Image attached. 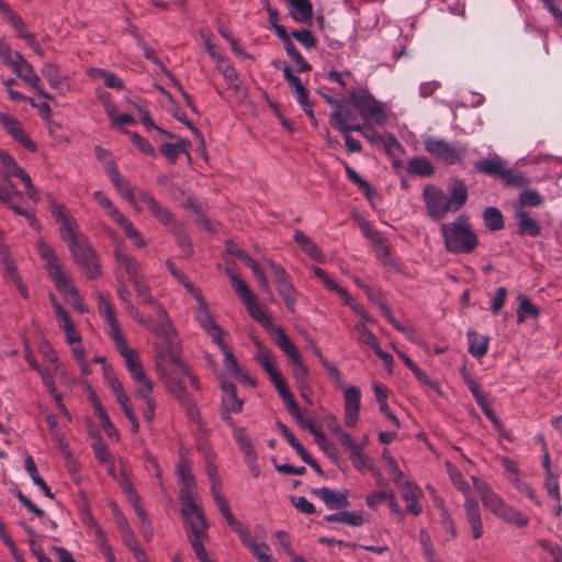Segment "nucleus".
I'll return each instance as SVG.
<instances>
[{"label":"nucleus","mask_w":562,"mask_h":562,"mask_svg":"<svg viewBox=\"0 0 562 562\" xmlns=\"http://www.w3.org/2000/svg\"><path fill=\"white\" fill-rule=\"evenodd\" d=\"M463 382L467 384L468 389L472 393L479 405H484L486 398V394L484 390L481 387L480 383L476 382L469 373L462 372Z\"/></svg>","instance_id":"603ef678"},{"label":"nucleus","mask_w":562,"mask_h":562,"mask_svg":"<svg viewBox=\"0 0 562 562\" xmlns=\"http://www.w3.org/2000/svg\"><path fill=\"white\" fill-rule=\"evenodd\" d=\"M226 273L231 280L232 286L236 294L243 300L246 308L256 322L263 327L270 329L273 327L272 318L266 313V311L257 303L255 294L251 292L248 284L232 269L227 268Z\"/></svg>","instance_id":"423d86ee"},{"label":"nucleus","mask_w":562,"mask_h":562,"mask_svg":"<svg viewBox=\"0 0 562 562\" xmlns=\"http://www.w3.org/2000/svg\"><path fill=\"white\" fill-rule=\"evenodd\" d=\"M289 15L293 21L311 24L313 19V5L310 0H286Z\"/></svg>","instance_id":"4be33fe9"},{"label":"nucleus","mask_w":562,"mask_h":562,"mask_svg":"<svg viewBox=\"0 0 562 562\" xmlns=\"http://www.w3.org/2000/svg\"><path fill=\"white\" fill-rule=\"evenodd\" d=\"M221 390L224 395L222 397V411L232 412L238 414L243 411L244 401L237 396L236 386L234 383L228 381H222Z\"/></svg>","instance_id":"5701e85b"},{"label":"nucleus","mask_w":562,"mask_h":562,"mask_svg":"<svg viewBox=\"0 0 562 562\" xmlns=\"http://www.w3.org/2000/svg\"><path fill=\"white\" fill-rule=\"evenodd\" d=\"M276 34L282 41L283 47L290 58L299 52L294 43L292 42L291 35L286 32V29L284 26L277 27Z\"/></svg>","instance_id":"338daca9"},{"label":"nucleus","mask_w":562,"mask_h":562,"mask_svg":"<svg viewBox=\"0 0 562 562\" xmlns=\"http://www.w3.org/2000/svg\"><path fill=\"white\" fill-rule=\"evenodd\" d=\"M42 76L48 80L53 89H58L61 85L63 77L59 74V69L54 64H45L41 70Z\"/></svg>","instance_id":"052dcab7"},{"label":"nucleus","mask_w":562,"mask_h":562,"mask_svg":"<svg viewBox=\"0 0 562 562\" xmlns=\"http://www.w3.org/2000/svg\"><path fill=\"white\" fill-rule=\"evenodd\" d=\"M464 509L465 518L471 526L472 537L474 539L481 538L483 536L484 529L477 501L467 495Z\"/></svg>","instance_id":"412c9836"},{"label":"nucleus","mask_w":562,"mask_h":562,"mask_svg":"<svg viewBox=\"0 0 562 562\" xmlns=\"http://www.w3.org/2000/svg\"><path fill=\"white\" fill-rule=\"evenodd\" d=\"M348 102L358 109L359 114L364 120H372L376 124L386 121L382 102L378 101L367 88L351 89L348 92Z\"/></svg>","instance_id":"0eeeda50"},{"label":"nucleus","mask_w":562,"mask_h":562,"mask_svg":"<svg viewBox=\"0 0 562 562\" xmlns=\"http://www.w3.org/2000/svg\"><path fill=\"white\" fill-rule=\"evenodd\" d=\"M473 481L485 508L490 509L495 516L499 517L507 524L519 528L528 525L529 518L527 515L506 504L505 501L492 491L484 482L476 477H473Z\"/></svg>","instance_id":"20e7f679"},{"label":"nucleus","mask_w":562,"mask_h":562,"mask_svg":"<svg viewBox=\"0 0 562 562\" xmlns=\"http://www.w3.org/2000/svg\"><path fill=\"white\" fill-rule=\"evenodd\" d=\"M214 342L218 346L225 358V366L231 368L233 371H240V366L237 362L232 349L225 342L224 337L217 338Z\"/></svg>","instance_id":"13d9d810"},{"label":"nucleus","mask_w":562,"mask_h":562,"mask_svg":"<svg viewBox=\"0 0 562 562\" xmlns=\"http://www.w3.org/2000/svg\"><path fill=\"white\" fill-rule=\"evenodd\" d=\"M184 520V530L188 540L194 551L195 555H200L206 552L203 541L207 539L209 524L206 517L195 518L190 517Z\"/></svg>","instance_id":"9b49d317"},{"label":"nucleus","mask_w":562,"mask_h":562,"mask_svg":"<svg viewBox=\"0 0 562 562\" xmlns=\"http://www.w3.org/2000/svg\"><path fill=\"white\" fill-rule=\"evenodd\" d=\"M541 195L536 190L524 189L519 193L520 206H539L542 203Z\"/></svg>","instance_id":"e2e57ef3"},{"label":"nucleus","mask_w":562,"mask_h":562,"mask_svg":"<svg viewBox=\"0 0 562 562\" xmlns=\"http://www.w3.org/2000/svg\"><path fill=\"white\" fill-rule=\"evenodd\" d=\"M349 459L352 465L359 471L364 472L371 469L370 459L362 453V446L359 445L349 452Z\"/></svg>","instance_id":"3c124183"},{"label":"nucleus","mask_w":562,"mask_h":562,"mask_svg":"<svg viewBox=\"0 0 562 562\" xmlns=\"http://www.w3.org/2000/svg\"><path fill=\"white\" fill-rule=\"evenodd\" d=\"M133 285L136 291L139 303L149 304L155 307V312L159 323L158 328L156 330L157 337L160 339H170L171 336H175V329L167 316L166 310L150 294L149 286L145 279L143 278L138 281H135Z\"/></svg>","instance_id":"6e6552de"},{"label":"nucleus","mask_w":562,"mask_h":562,"mask_svg":"<svg viewBox=\"0 0 562 562\" xmlns=\"http://www.w3.org/2000/svg\"><path fill=\"white\" fill-rule=\"evenodd\" d=\"M256 345V360L261 364L263 370L268 373L276 368L273 367L274 357L269 348L263 346L259 340L255 341Z\"/></svg>","instance_id":"a18cd8bd"},{"label":"nucleus","mask_w":562,"mask_h":562,"mask_svg":"<svg viewBox=\"0 0 562 562\" xmlns=\"http://www.w3.org/2000/svg\"><path fill=\"white\" fill-rule=\"evenodd\" d=\"M50 213L59 225L60 238L67 244L74 262L88 279L97 278L101 271L99 257L89 239L79 231L77 221L54 201L50 203Z\"/></svg>","instance_id":"f257e3e1"},{"label":"nucleus","mask_w":562,"mask_h":562,"mask_svg":"<svg viewBox=\"0 0 562 562\" xmlns=\"http://www.w3.org/2000/svg\"><path fill=\"white\" fill-rule=\"evenodd\" d=\"M234 439L244 454L245 462L257 460V453L255 452L251 440L243 427H234Z\"/></svg>","instance_id":"2f4dec72"},{"label":"nucleus","mask_w":562,"mask_h":562,"mask_svg":"<svg viewBox=\"0 0 562 562\" xmlns=\"http://www.w3.org/2000/svg\"><path fill=\"white\" fill-rule=\"evenodd\" d=\"M448 201L451 202L452 212L459 211L468 200V189L462 180L454 179L448 187Z\"/></svg>","instance_id":"cd10ccee"},{"label":"nucleus","mask_w":562,"mask_h":562,"mask_svg":"<svg viewBox=\"0 0 562 562\" xmlns=\"http://www.w3.org/2000/svg\"><path fill=\"white\" fill-rule=\"evenodd\" d=\"M177 474L180 479V492H191L195 487V479L192 473V462L189 459L182 458L177 464Z\"/></svg>","instance_id":"c756f323"},{"label":"nucleus","mask_w":562,"mask_h":562,"mask_svg":"<svg viewBox=\"0 0 562 562\" xmlns=\"http://www.w3.org/2000/svg\"><path fill=\"white\" fill-rule=\"evenodd\" d=\"M339 116H340V112L331 113L330 117H329V124L342 134V136L345 138V144H346L347 150L349 153L361 151V148H362L361 143L358 139L353 138L351 136L350 132L351 131L362 132V125L348 126L346 121L340 120Z\"/></svg>","instance_id":"f3484780"},{"label":"nucleus","mask_w":562,"mask_h":562,"mask_svg":"<svg viewBox=\"0 0 562 562\" xmlns=\"http://www.w3.org/2000/svg\"><path fill=\"white\" fill-rule=\"evenodd\" d=\"M314 495L318 496L328 509H338L349 506L348 493H335L328 487L313 490Z\"/></svg>","instance_id":"a878e982"},{"label":"nucleus","mask_w":562,"mask_h":562,"mask_svg":"<svg viewBox=\"0 0 562 562\" xmlns=\"http://www.w3.org/2000/svg\"><path fill=\"white\" fill-rule=\"evenodd\" d=\"M423 200L426 205L427 215L434 221L445 218L448 212L452 211L447 194L438 187L428 184L424 188Z\"/></svg>","instance_id":"9d476101"},{"label":"nucleus","mask_w":562,"mask_h":562,"mask_svg":"<svg viewBox=\"0 0 562 562\" xmlns=\"http://www.w3.org/2000/svg\"><path fill=\"white\" fill-rule=\"evenodd\" d=\"M25 471L31 476L33 483L37 485L48 498H53V494L50 492L49 486L43 480V477L38 474L36 464L31 456H27L24 460Z\"/></svg>","instance_id":"ea45409f"},{"label":"nucleus","mask_w":562,"mask_h":562,"mask_svg":"<svg viewBox=\"0 0 562 562\" xmlns=\"http://www.w3.org/2000/svg\"><path fill=\"white\" fill-rule=\"evenodd\" d=\"M427 153L442 160L445 164L454 165L463 160L467 148L461 145H451L445 139L427 137L424 140Z\"/></svg>","instance_id":"1a4fd4ad"},{"label":"nucleus","mask_w":562,"mask_h":562,"mask_svg":"<svg viewBox=\"0 0 562 562\" xmlns=\"http://www.w3.org/2000/svg\"><path fill=\"white\" fill-rule=\"evenodd\" d=\"M93 198L116 224L124 217V214L114 206L102 191H95Z\"/></svg>","instance_id":"c03bdc74"},{"label":"nucleus","mask_w":562,"mask_h":562,"mask_svg":"<svg viewBox=\"0 0 562 562\" xmlns=\"http://www.w3.org/2000/svg\"><path fill=\"white\" fill-rule=\"evenodd\" d=\"M469 348L468 351L471 356L480 359L486 355L488 348V338L482 336L475 330H469L467 333Z\"/></svg>","instance_id":"7c9ffc66"},{"label":"nucleus","mask_w":562,"mask_h":562,"mask_svg":"<svg viewBox=\"0 0 562 562\" xmlns=\"http://www.w3.org/2000/svg\"><path fill=\"white\" fill-rule=\"evenodd\" d=\"M319 448L324 451V453L334 462L338 463V452L335 445L328 441L323 432H317L314 438Z\"/></svg>","instance_id":"680f3d73"},{"label":"nucleus","mask_w":562,"mask_h":562,"mask_svg":"<svg viewBox=\"0 0 562 562\" xmlns=\"http://www.w3.org/2000/svg\"><path fill=\"white\" fill-rule=\"evenodd\" d=\"M268 374L270 376L271 382L276 386L279 396L283 400L285 405L288 406V405H290V403L295 402L293 394L290 392V390L286 385V382L283 379V376L281 375V373L274 369V370L268 372Z\"/></svg>","instance_id":"e433bc0d"},{"label":"nucleus","mask_w":562,"mask_h":562,"mask_svg":"<svg viewBox=\"0 0 562 562\" xmlns=\"http://www.w3.org/2000/svg\"><path fill=\"white\" fill-rule=\"evenodd\" d=\"M268 374L270 376L271 382L276 386L279 396L283 400L285 405L288 406V405H290V403L295 402L293 394L290 392V390L286 385V382L283 379V376L281 375V373L274 369V370L268 372Z\"/></svg>","instance_id":"4c0bfd02"},{"label":"nucleus","mask_w":562,"mask_h":562,"mask_svg":"<svg viewBox=\"0 0 562 562\" xmlns=\"http://www.w3.org/2000/svg\"><path fill=\"white\" fill-rule=\"evenodd\" d=\"M517 300L519 302L517 312L518 323H522L526 317L539 316L540 312L538 307L532 304L527 296L519 295Z\"/></svg>","instance_id":"de8ad7c7"},{"label":"nucleus","mask_w":562,"mask_h":562,"mask_svg":"<svg viewBox=\"0 0 562 562\" xmlns=\"http://www.w3.org/2000/svg\"><path fill=\"white\" fill-rule=\"evenodd\" d=\"M190 145L189 140L179 139L177 143H162L159 150L168 161L175 164L181 154L187 153Z\"/></svg>","instance_id":"c9c22d12"},{"label":"nucleus","mask_w":562,"mask_h":562,"mask_svg":"<svg viewBox=\"0 0 562 562\" xmlns=\"http://www.w3.org/2000/svg\"><path fill=\"white\" fill-rule=\"evenodd\" d=\"M124 359L125 367L131 374L133 381L137 384V387H143L147 384H153L150 379L147 376L142 362L135 350L130 347L119 352Z\"/></svg>","instance_id":"2eb2a0df"},{"label":"nucleus","mask_w":562,"mask_h":562,"mask_svg":"<svg viewBox=\"0 0 562 562\" xmlns=\"http://www.w3.org/2000/svg\"><path fill=\"white\" fill-rule=\"evenodd\" d=\"M289 34L308 50L314 49L317 45V40L310 30H294Z\"/></svg>","instance_id":"5fc2aeb1"},{"label":"nucleus","mask_w":562,"mask_h":562,"mask_svg":"<svg viewBox=\"0 0 562 562\" xmlns=\"http://www.w3.org/2000/svg\"><path fill=\"white\" fill-rule=\"evenodd\" d=\"M105 170L116 190L136 209L137 190H134L130 181L120 173L113 162L105 165Z\"/></svg>","instance_id":"aec40b11"},{"label":"nucleus","mask_w":562,"mask_h":562,"mask_svg":"<svg viewBox=\"0 0 562 562\" xmlns=\"http://www.w3.org/2000/svg\"><path fill=\"white\" fill-rule=\"evenodd\" d=\"M293 239L301 247V249L311 258L317 261L322 260V250L315 243L312 241V239L305 233H303L302 231H295Z\"/></svg>","instance_id":"473e14b6"},{"label":"nucleus","mask_w":562,"mask_h":562,"mask_svg":"<svg viewBox=\"0 0 562 562\" xmlns=\"http://www.w3.org/2000/svg\"><path fill=\"white\" fill-rule=\"evenodd\" d=\"M276 290L282 297L288 310L290 312H294L299 293L292 282V279L285 283L280 284L278 288H276Z\"/></svg>","instance_id":"58836bf2"},{"label":"nucleus","mask_w":562,"mask_h":562,"mask_svg":"<svg viewBox=\"0 0 562 562\" xmlns=\"http://www.w3.org/2000/svg\"><path fill=\"white\" fill-rule=\"evenodd\" d=\"M397 486L402 490V498L405 502L420 498L422 496V490L409 481H404Z\"/></svg>","instance_id":"774afa93"},{"label":"nucleus","mask_w":562,"mask_h":562,"mask_svg":"<svg viewBox=\"0 0 562 562\" xmlns=\"http://www.w3.org/2000/svg\"><path fill=\"white\" fill-rule=\"evenodd\" d=\"M138 200L146 204L151 214L169 231H172L175 224H181L173 214L162 206L150 193L145 190L137 189Z\"/></svg>","instance_id":"ddd939ff"},{"label":"nucleus","mask_w":562,"mask_h":562,"mask_svg":"<svg viewBox=\"0 0 562 562\" xmlns=\"http://www.w3.org/2000/svg\"><path fill=\"white\" fill-rule=\"evenodd\" d=\"M503 182L513 188H524L529 184V179L521 172L514 173L512 169H505L502 178Z\"/></svg>","instance_id":"864d4df0"},{"label":"nucleus","mask_w":562,"mask_h":562,"mask_svg":"<svg viewBox=\"0 0 562 562\" xmlns=\"http://www.w3.org/2000/svg\"><path fill=\"white\" fill-rule=\"evenodd\" d=\"M98 311L105 322H112L116 318L110 297L102 292H97Z\"/></svg>","instance_id":"8fccbe9b"},{"label":"nucleus","mask_w":562,"mask_h":562,"mask_svg":"<svg viewBox=\"0 0 562 562\" xmlns=\"http://www.w3.org/2000/svg\"><path fill=\"white\" fill-rule=\"evenodd\" d=\"M0 123L14 139L21 143L27 150L32 153L36 151V144L27 136L21 123L15 117L0 113Z\"/></svg>","instance_id":"a211bd4d"},{"label":"nucleus","mask_w":562,"mask_h":562,"mask_svg":"<svg viewBox=\"0 0 562 562\" xmlns=\"http://www.w3.org/2000/svg\"><path fill=\"white\" fill-rule=\"evenodd\" d=\"M194 317L213 341L217 340L220 337L227 336V333L215 323L206 301L196 304V307L194 308Z\"/></svg>","instance_id":"dca6fc26"},{"label":"nucleus","mask_w":562,"mask_h":562,"mask_svg":"<svg viewBox=\"0 0 562 562\" xmlns=\"http://www.w3.org/2000/svg\"><path fill=\"white\" fill-rule=\"evenodd\" d=\"M16 58L18 63L14 64V67L12 68L16 76L25 81L32 89H34L40 97L46 100H52L53 97L41 88L40 77L34 72L32 65L27 63L18 52Z\"/></svg>","instance_id":"4468645a"},{"label":"nucleus","mask_w":562,"mask_h":562,"mask_svg":"<svg viewBox=\"0 0 562 562\" xmlns=\"http://www.w3.org/2000/svg\"><path fill=\"white\" fill-rule=\"evenodd\" d=\"M226 250L231 255L238 257L245 263V266L251 269L260 290L268 295L269 301H272L273 294L268 278L262 268L246 251L241 250L233 241L227 243Z\"/></svg>","instance_id":"f8f14e48"},{"label":"nucleus","mask_w":562,"mask_h":562,"mask_svg":"<svg viewBox=\"0 0 562 562\" xmlns=\"http://www.w3.org/2000/svg\"><path fill=\"white\" fill-rule=\"evenodd\" d=\"M153 393V384H147L143 387H136L134 391V396L144 401L146 404V408L144 409V418L147 422H151L154 419V413L156 408V402L151 397Z\"/></svg>","instance_id":"f704fd0d"},{"label":"nucleus","mask_w":562,"mask_h":562,"mask_svg":"<svg viewBox=\"0 0 562 562\" xmlns=\"http://www.w3.org/2000/svg\"><path fill=\"white\" fill-rule=\"evenodd\" d=\"M445 249L452 255L471 254L479 245V237L467 215H459L453 222L440 227Z\"/></svg>","instance_id":"7ed1b4c3"},{"label":"nucleus","mask_w":562,"mask_h":562,"mask_svg":"<svg viewBox=\"0 0 562 562\" xmlns=\"http://www.w3.org/2000/svg\"><path fill=\"white\" fill-rule=\"evenodd\" d=\"M506 162L497 155L491 158H484L474 164V169L483 175L502 178Z\"/></svg>","instance_id":"bb28decb"},{"label":"nucleus","mask_w":562,"mask_h":562,"mask_svg":"<svg viewBox=\"0 0 562 562\" xmlns=\"http://www.w3.org/2000/svg\"><path fill=\"white\" fill-rule=\"evenodd\" d=\"M265 261L268 265V267L270 268L276 288H278L280 284L285 283L292 279L291 276L286 272V270L281 265L276 263L271 259H265Z\"/></svg>","instance_id":"bf43d9fd"},{"label":"nucleus","mask_w":562,"mask_h":562,"mask_svg":"<svg viewBox=\"0 0 562 562\" xmlns=\"http://www.w3.org/2000/svg\"><path fill=\"white\" fill-rule=\"evenodd\" d=\"M128 136H130V139L132 142V144L138 148L139 151L150 156V157H156V151L154 149V147L151 146V144L144 137H142L138 133H135V132H130V131H124Z\"/></svg>","instance_id":"4d7b16f0"},{"label":"nucleus","mask_w":562,"mask_h":562,"mask_svg":"<svg viewBox=\"0 0 562 562\" xmlns=\"http://www.w3.org/2000/svg\"><path fill=\"white\" fill-rule=\"evenodd\" d=\"M276 344L280 350L288 357L292 375L299 390L306 389L308 383V369L302 361V356L283 328H274Z\"/></svg>","instance_id":"39448f33"},{"label":"nucleus","mask_w":562,"mask_h":562,"mask_svg":"<svg viewBox=\"0 0 562 562\" xmlns=\"http://www.w3.org/2000/svg\"><path fill=\"white\" fill-rule=\"evenodd\" d=\"M290 414L294 417L299 426L304 429L308 430L313 437L315 438L317 432H322L317 427H315L314 423L311 419H307L303 416L300 407L297 406L296 402L290 403V405L286 406Z\"/></svg>","instance_id":"37998d69"},{"label":"nucleus","mask_w":562,"mask_h":562,"mask_svg":"<svg viewBox=\"0 0 562 562\" xmlns=\"http://www.w3.org/2000/svg\"><path fill=\"white\" fill-rule=\"evenodd\" d=\"M407 171L419 177H429L434 173L431 162L425 157H416L408 160Z\"/></svg>","instance_id":"a19ab883"},{"label":"nucleus","mask_w":562,"mask_h":562,"mask_svg":"<svg viewBox=\"0 0 562 562\" xmlns=\"http://www.w3.org/2000/svg\"><path fill=\"white\" fill-rule=\"evenodd\" d=\"M324 520L328 522H341L353 527H360L364 524L363 514L361 512H339L326 515Z\"/></svg>","instance_id":"72a5a7b5"},{"label":"nucleus","mask_w":562,"mask_h":562,"mask_svg":"<svg viewBox=\"0 0 562 562\" xmlns=\"http://www.w3.org/2000/svg\"><path fill=\"white\" fill-rule=\"evenodd\" d=\"M161 340L156 348L157 355L162 362L170 364L172 369L160 371V380L167 391L180 404H191V395L186 391L183 383L184 374H189V366L180 358L175 336Z\"/></svg>","instance_id":"f03ea898"},{"label":"nucleus","mask_w":562,"mask_h":562,"mask_svg":"<svg viewBox=\"0 0 562 562\" xmlns=\"http://www.w3.org/2000/svg\"><path fill=\"white\" fill-rule=\"evenodd\" d=\"M178 244V247L183 251L186 256H191L193 254V247L192 244L183 228L182 223L181 224H175L172 227V231H170Z\"/></svg>","instance_id":"49530a36"},{"label":"nucleus","mask_w":562,"mask_h":562,"mask_svg":"<svg viewBox=\"0 0 562 562\" xmlns=\"http://www.w3.org/2000/svg\"><path fill=\"white\" fill-rule=\"evenodd\" d=\"M361 391L357 386H349L344 393L345 423L348 427H355L359 419Z\"/></svg>","instance_id":"6ab92c4d"},{"label":"nucleus","mask_w":562,"mask_h":562,"mask_svg":"<svg viewBox=\"0 0 562 562\" xmlns=\"http://www.w3.org/2000/svg\"><path fill=\"white\" fill-rule=\"evenodd\" d=\"M117 296L123 303H125L127 312L138 322H143L142 318L139 317L138 310L134 306V304L131 301V293L125 285H121L117 289Z\"/></svg>","instance_id":"69168bd1"},{"label":"nucleus","mask_w":562,"mask_h":562,"mask_svg":"<svg viewBox=\"0 0 562 562\" xmlns=\"http://www.w3.org/2000/svg\"><path fill=\"white\" fill-rule=\"evenodd\" d=\"M544 488L549 496L553 498L555 502L561 501L559 474L557 472L546 473Z\"/></svg>","instance_id":"6e6d98bb"},{"label":"nucleus","mask_w":562,"mask_h":562,"mask_svg":"<svg viewBox=\"0 0 562 562\" xmlns=\"http://www.w3.org/2000/svg\"><path fill=\"white\" fill-rule=\"evenodd\" d=\"M106 324L110 327V336L115 344L116 350L120 352L121 350L128 348V346L123 337V334L120 329L117 319L115 318L113 321V323L106 322Z\"/></svg>","instance_id":"0e129e2a"},{"label":"nucleus","mask_w":562,"mask_h":562,"mask_svg":"<svg viewBox=\"0 0 562 562\" xmlns=\"http://www.w3.org/2000/svg\"><path fill=\"white\" fill-rule=\"evenodd\" d=\"M115 259L121 268H123L132 283L143 279L140 274V263L132 255L125 252L121 248L115 249Z\"/></svg>","instance_id":"393cba45"},{"label":"nucleus","mask_w":562,"mask_h":562,"mask_svg":"<svg viewBox=\"0 0 562 562\" xmlns=\"http://www.w3.org/2000/svg\"><path fill=\"white\" fill-rule=\"evenodd\" d=\"M179 499L181 502V516L183 519L195 517L203 518L205 517L203 513V508L195 503L194 494L191 492H180Z\"/></svg>","instance_id":"c85d7f7f"},{"label":"nucleus","mask_w":562,"mask_h":562,"mask_svg":"<svg viewBox=\"0 0 562 562\" xmlns=\"http://www.w3.org/2000/svg\"><path fill=\"white\" fill-rule=\"evenodd\" d=\"M515 218L518 226V234L520 236L537 237L540 235L541 226L539 222L532 218L528 212L522 210V207H517L515 210Z\"/></svg>","instance_id":"b1692460"},{"label":"nucleus","mask_w":562,"mask_h":562,"mask_svg":"<svg viewBox=\"0 0 562 562\" xmlns=\"http://www.w3.org/2000/svg\"><path fill=\"white\" fill-rule=\"evenodd\" d=\"M484 225L490 231H499L504 227L502 212L494 206L486 207L483 212Z\"/></svg>","instance_id":"79ce46f5"},{"label":"nucleus","mask_w":562,"mask_h":562,"mask_svg":"<svg viewBox=\"0 0 562 562\" xmlns=\"http://www.w3.org/2000/svg\"><path fill=\"white\" fill-rule=\"evenodd\" d=\"M124 231L125 235L134 243L138 248L145 247L146 241L142 237L140 233L133 226L132 222L125 216L117 223Z\"/></svg>","instance_id":"09e8293b"}]
</instances>
